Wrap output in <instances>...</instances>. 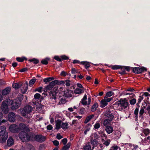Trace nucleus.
<instances>
[{
  "label": "nucleus",
  "instance_id": "5701e85b",
  "mask_svg": "<svg viewBox=\"0 0 150 150\" xmlns=\"http://www.w3.org/2000/svg\"><path fill=\"white\" fill-rule=\"evenodd\" d=\"M58 83V81L57 80H55L51 81L49 85L52 88L56 84H57Z\"/></svg>",
  "mask_w": 150,
  "mask_h": 150
},
{
  "label": "nucleus",
  "instance_id": "bb28decb",
  "mask_svg": "<svg viewBox=\"0 0 150 150\" xmlns=\"http://www.w3.org/2000/svg\"><path fill=\"white\" fill-rule=\"evenodd\" d=\"M143 133L146 136L149 135L150 134V130L148 128H145L143 130Z\"/></svg>",
  "mask_w": 150,
  "mask_h": 150
},
{
  "label": "nucleus",
  "instance_id": "6ab92c4d",
  "mask_svg": "<svg viewBox=\"0 0 150 150\" xmlns=\"http://www.w3.org/2000/svg\"><path fill=\"white\" fill-rule=\"evenodd\" d=\"M84 89H81L79 88H76L74 90V93L76 94H79L83 93L84 92Z\"/></svg>",
  "mask_w": 150,
  "mask_h": 150
},
{
  "label": "nucleus",
  "instance_id": "6e6d98bb",
  "mask_svg": "<svg viewBox=\"0 0 150 150\" xmlns=\"http://www.w3.org/2000/svg\"><path fill=\"white\" fill-rule=\"evenodd\" d=\"M16 59L17 61L20 62H23L24 60V59L20 57H17Z\"/></svg>",
  "mask_w": 150,
  "mask_h": 150
},
{
  "label": "nucleus",
  "instance_id": "4d7b16f0",
  "mask_svg": "<svg viewBox=\"0 0 150 150\" xmlns=\"http://www.w3.org/2000/svg\"><path fill=\"white\" fill-rule=\"evenodd\" d=\"M36 91L39 92H42V87H39L36 89Z\"/></svg>",
  "mask_w": 150,
  "mask_h": 150
},
{
  "label": "nucleus",
  "instance_id": "052dcab7",
  "mask_svg": "<svg viewBox=\"0 0 150 150\" xmlns=\"http://www.w3.org/2000/svg\"><path fill=\"white\" fill-rule=\"evenodd\" d=\"M67 139L66 138H64L62 140V142L64 145L66 144L67 142Z\"/></svg>",
  "mask_w": 150,
  "mask_h": 150
},
{
  "label": "nucleus",
  "instance_id": "6e6552de",
  "mask_svg": "<svg viewBox=\"0 0 150 150\" xmlns=\"http://www.w3.org/2000/svg\"><path fill=\"white\" fill-rule=\"evenodd\" d=\"M20 130H22V132H28L30 131V129L26 126V125L23 123H21L19 124L18 127Z\"/></svg>",
  "mask_w": 150,
  "mask_h": 150
},
{
  "label": "nucleus",
  "instance_id": "e2e57ef3",
  "mask_svg": "<svg viewBox=\"0 0 150 150\" xmlns=\"http://www.w3.org/2000/svg\"><path fill=\"white\" fill-rule=\"evenodd\" d=\"M71 72L72 74H75L76 73V70L75 68H72L71 69Z\"/></svg>",
  "mask_w": 150,
  "mask_h": 150
},
{
  "label": "nucleus",
  "instance_id": "bf43d9fd",
  "mask_svg": "<svg viewBox=\"0 0 150 150\" xmlns=\"http://www.w3.org/2000/svg\"><path fill=\"white\" fill-rule=\"evenodd\" d=\"M63 137L61 136L60 134H58L57 135V138L58 139H60L62 138Z\"/></svg>",
  "mask_w": 150,
  "mask_h": 150
},
{
  "label": "nucleus",
  "instance_id": "5fc2aeb1",
  "mask_svg": "<svg viewBox=\"0 0 150 150\" xmlns=\"http://www.w3.org/2000/svg\"><path fill=\"white\" fill-rule=\"evenodd\" d=\"M143 96H144L143 94L142 96H139V98L138 99V102L139 103H140L142 100L143 99Z\"/></svg>",
  "mask_w": 150,
  "mask_h": 150
},
{
  "label": "nucleus",
  "instance_id": "20e7f679",
  "mask_svg": "<svg viewBox=\"0 0 150 150\" xmlns=\"http://www.w3.org/2000/svg\"><path fill=\"white\" fill-rule=\"evenodd\" d=\"M20 110L22 115L26 117H27L28 114L32 111L33 108L30 105H28L25 107L22 111L21 109Z\"/></svg>",
  "mask_w": 150,
  "mask_h": 150
},
{
  "label": "nucleus",
  "instance_id": "4c0bfd02",
  "mask_svg": "<svg viewBox=\"0 0 150 150\" xmlns=\"http://www.w3.org/2000/svg\"><path fill=\"white\" fill-rule=\"evenodd\" d=\"M59 99L60 100L59 103L62 104H64L66 103V99L64 97L61 98Z\"/></svg>",
  "mask_w": 150,
  "mask_h": 150
},
{
  "label": "nucleus",
  "instance_id": "a19ab883",
  "mask_svg": "<svg viewBox=\"0 0 150 150\" xmlns=\"http://www.w3.org/2000/svg\"><path fill=\"white\" fill-rule=\"evenodd\" d=\"M114 93L113 92L111 91H109L106 93V96L108 97H110L114 95Z\"/></svg>",
  "mask_w": 150,
  "mask_h": 150
},
{
  "label": "nucleus",
  "instance_id": "0e129e2a",
  "mask_svg": "<svg viewBox=\"0 0 150 150\" xmlns=\"http://www.w3.org/2000/svg\"><path fill=\"white\" fill-rule=\"evenodd\" d=\"M61 57L62 59L67 60L68 59V57L65 55H62L61 56Z\"/></svg>",
  "mask_w": 150,
  "mask_h": 150
},
{
  "label": "nucleus",
  "instance_id": "9b49d317",
  "mask_svg": "<svg viewBox=\"0 0 150 150\" xmlns=\"http://www.w3.org/2000/svg\"><path fill=\"white\" fill-rule=\"evenodd\" d=\"M45 137L41 135H37L35 137V140L41 143L45 141Z\"/></svg>",
  "mask_w": 150,
  "mask_h": 150
},
{
  "label": "nucleus",
  "instance_id": "7c9ffc66",
  "mask_svg": "<svg viewBox=\"0 0 150 150\" xmlns=\"http://www.w3.org/2000/svg\"><path fill=\"white\" fill-rule=\"evenodd\" d=\"M81 64L85 65V68L86 69L88 68L90 66L89 63L86 62H81Z\"/></svg>",
  "mask_w": 150,
  "mask_h": 150
},
{
  "label": "nucleus",
  "instance_id": "09e8293b",
  "mask_svg": "<svg viewBox=\"0 0 150 150\" xmlns=\"http://www.w3.org/2000/svg\"><path fill=\"white\" fill-rule=\"evenodd\" d=\"M65 84L66 86H69L70 85V81L69 80H66L65 81Z\"/></svg>",
  "mask_w": 150,
  "mask_h": 150
},
{
  "label": "nucleus",
  "instance_id": "7ed1b4c3",
  "mask_svg": "<svg viewBox=\"0 0 150 150\" xmlns=\"http://www.w3.org/2000/svg\"><path fill=\"white\" fill-rule=\"evenodd\" d=\"M12 100L10 99H7L3 101L1 104V109L2 111L5 114H7L8 112L9 109L8 106L11 104Z\"/></svg>",
  "mask_w": 150,
  "mask_h": 150
},
{
  "label": "nucleus",
  "instance_id": "473e14b6",
  "mask_svg": "<svg viewBox=\"0 0 150 150\" xmlns=\"http://www.w3.org/2000/svg\"><path fill=\"white\" fill-rule=\"evenodd\" d=\"M68 124L67 123H62L61 125V127L63 129H67L68 128Z\"/></svg>",
  "mask_w": 150,
  "mask_h": 150
},
{
  "label": "nucleus",
  "instance_id": "c03bdc74",
  "mask_svg": "<svg viewBox=\"0 0 150 150\" xmlns=\"http://www.w3.org/2000/svg\"><path fill=\"white\" fill-rule=\"evenodd\" d=\"M136 100L135 99L133 98L129 100V103L131 105H134L136 103Z\"/></svg>",
  "mask_w": 150,
  "mask_h": 150
},
{
  "label": "nucleus",
  "instance_id": "2eb2a0df",
  "mask_svg": "<svg viewBox=\"0 0 150 150\" xmlns=\"http://www.w3.org/2000/svg\"><path fill=\"white\" fill-rule=\"evenodd\" d=\"M28 87V84L27 83L24 84L23 86L21 89V92L23 94L25 93L27 91Z\"/></svg>",
  "mask_w": 150,
  "mask_h": 150
},
{
  "label": "nucleus",
  "instance_id": "f8f14e48",
  "mask_svg": "<svg viewBox=\"0 0 150 150\" xmlns=\"http://www.w3.org/2000/svg\"><path fill=\"white\" fill-rule=\"evenodd\" d=\"M16 115L15 114L12 112H10L8 114V120L11 122H14L15 120Z\"/></svg>",
  "mask_w": 150,
  "mask_h": 150
},
{
  "label": "nucleus",
  "instance_id": "58836bf2",
  "mask_svg": "<svg viewBox=\"0 0 150 150\" xmlns=\"http://www.w3.org/2000/svg\"><path fill=\"white\" fill-rule=\"evenodd\" d=\"M29 61L30 62H33L35 64H38L39 62L38 59L35 58L30 59Z\"/></svg>",
  "mask_w": 150,
  "mask_h": 150
},
{
  "label": "nucleus",
  "instance_id": "393cba45",
  "mask_svg": "<svg viewBox=\"0 0 150 150\" xmlns=\"http://www.w3.org/2000/svg\"><path fill=\"white\" fill-rule=\"evenodd\" d=\"M54 78L53 77H48L47 78H45L44 79V81L45 82V84L47 83L48 82L51 81L53 80H54Z\"/></svg>",
  "mask_w": 150,
  "mask_h": 150
},
{
  "label": "nucleus",
  "instance_id": "ea45409f",
  "mask_svg": "<svg viewBox=\"0 0 150 150\" xmlns=\"http://www.w3.org/2000/svg\"><path fill=\"white\" fill-rule=\"evenodd\" d=\"M91 146L89 144H87L83 147V150H91Z\"/></svg>",
  "mask_w": 150,
  "mask_h": 150
},
{
  "label": "nucleus",
  "instance_id": "a878e982",
  "mask_svg": "<svg viewBox=\"0 0 150 150\" xmlns=\"http://www.w3.org/2000/svg\"><path fill=\"white\" fill-rule=\"evenodd\" d=\"M94 117L93 115H90L87 116L86 119L84 123L86 124L90 120Z\"/></svg>",
  "mask_w": 150,
  "mask_h": 150
},
{
  "label": "nucleus",
  "instance_id": "c756f323",
  "mask_svg": "<svg viewBox=\"0 0 150 150\" xmlns=\"http://www.w3.org/2000/svg\"><path fill=\"white\" fill-rule=\"evenodd\" d=\"M121 132H120L118 131H116L115 133V139H119L121 136Z\"/></svg>",
  "mask_w": 150,
  "mask_h": 150
},
{
  "label": "nucleus",
  "instance_id": "b1692460",
  "mask_svg": "<svg viewBox=\"0 0 150 150\" xmlns=\"http://www.w3.org/2000/svg\"><path fill=\"white\" fill-rule=\"evenodd\" d=\"M145 108V107L144 106L143 107L141 108V109L139 111V117H141L142 118L143 117V115L144 113V108Z\"/></svg>",
  "mask_w": 150,
  "mask_h": 150
},
{
  "label": "nucleus",
  "instance_id": "4be33fe9",
  "mask_svg": "<svg viewBox=\"0 0 150 150\" xmlns=\"http://www.w3.org/2000/svg\"><path fill=\"white\" fill-rule=\"evenodd\" d=\"M62 121L60 120H57L56 123V129H59L61 128Z\"/></svg>",
  "mask_w": 150,
  "mask_h": 150
},
{
  "label": "nucleus",
  "instance_id": "680f3d73",
  "mask_svg": "<svg viewBox=\"0 0 150 150\" xmlns=\"http://www.w3.org/2000/svg\"><path fill=\"white\" fill-rule=\"evenodd\" d=\"M77 86L79 88H82V89H84V88L83 87V86L81 83H77Z\"/></svg>",
  "mask_w": 150,
  "mask_h": 150
},
{
  "label": "nucleus",
  "instance_id": "2f4dec72",
  "mask_svg": "<svg viewBox=\"0 0 150 150\" xmlns=\"http://www.w3.org/2000/svg\"><path fill=\"white\" fill-rule=\"evenodd\" d=\"M111 120H109V119H105L103 122V125L104 126H106L110 124Z\"/></svg>",
  "mask_w": 150,
  "mask_h": 150
},
{
  "label": "nucleus",
  "instance_id": "c85d7f7f",
  "mask_svg": "<svg viewBox=\"0 0 150 150\" xmlns=\"http://www.w3.org/2000/svg\"><path fill=\"white\" fill-rule=\"evenodd\" d=\"M100 103V107L101 108L104 107L108 105V103L104 100V99H103L101 101Z\"/></svg>",
  "mask_w": 150,
  "mask_h": 150
},
{
  "label": "nucleus",
  "instance_id": "4468645a",
  "mask_svg": "<svg viewBox=\"0 0 150 150\" xmlns=\"http://www.w3.org/2000/svg\"><path fill=\"white\" fill-rule=\"evenodd\" d=\"M11 88L10 87H8L5 88L2 90V94L4 96L6 95L9 93L11 91Z\"/></svg>",
  "mask_w": 150,
  "mask_h": 150
},
{
  "label": "nucleus",
  "instance_id": "49530a36",
  "mask_svg": "<svg viewBox=\"0 0 150 150\" xmlns=\"http://www.w3.org/2000/svg\"><path fill=\"white\" fill-rule=\"evenodd\" d=\"M110 142V140L108 139V140H106V141H105V142H104L103 144L104 145H105L106 146H108L109 145Z\"/></svg>",
  "mask_w": 150,
  "mask_h": 150
},
{
  "label": "nucleus",
  "instance_id": "a18cd8bd",
  "mask_svg": "<svg viewBox=\"0 0 150 150\" xmlns=\"http://www.w3.org/2000/svg\"><path fill=\"white\" fill-rule=\"evenodd\" d=\"M121 66L118 65H114L112 67V68L114 70H116L120 69Z\"/></svg>",
  "mask_w": 150,
  "mask_h": 150
},
{
  "label": "nucleus",
  "instance_id": "39448f33",
  "mask_svg": "<svg viewBox=\"0 0 150 150\" xmlns=\"http://www.w3.org/2000/svg\"><path fill=\"white\" fill-rule=\"evenodd\" d=\"M58 88L55 87L52 91H51L49 93L50 99L52 101L53 103L56 102L57 98L56 97V95L58 93Z\"/></svg>",
  "mask_w": 150,
  "mask_h": 150
},
{
  "label": "nucleus",
  "instance_id": "f3484780",
  "mask_svg": "<svg viewBox=\"0 0 150 150\" xmlns=\"http://www.w3.org/2000/svg\"><path fill=\"white\" fill-rule=\"evenodd\" d=\"M8 138V134H5L4 135H2L0 137V143H3L6 141Z\"/></svg>",
  "mask_w": 150,
  "mask_h": 150
},
{
  "label": "nucleus",
  "instance_id": "dca6fc26",
  "mask_svg": "<svg viewBox=\"0 0 150 150\" xmlns=\"http://www.w3.org/2000/svg\"><path fill=\"white\" fill-rule=\"evenodd\" d=\"M5 134H8L6 132L5 126H2L0 127V136L4 135Z\"/></svg>",
  "mask_w": 150,
  "mask_h": 150
},
{
  "label": "nucleus",
  "instance_id": "72a5a7b5",
  "mask_svg": "<svg viewBox=\"0 0 150 150\" xmlns=\"http://www.w3.org/2000/svg\"><path fill=\"white\" fill-rule=\"evenodd\" d=\"M98 107V104L97 103H95L94 105H93L91 109V111L92 112H94L95 111L97 108Z\"/></svg>",
  "mask_w": 150,
  "mask_h": 150
},
{
  "label": "nucleus",
  "instance_id": "423d86ee",
  "mask_svg": "<svg viewBox=\"0 0 150 150\" xmlns=\"http://www.w3.org/2000/svg\"><path fill=\"white\" fill-rule=\"evenodd\" d=\"M21 104V102L18 100H12L11 104H10V105H11V108L12 110H16L18 109Z\"/></svg>",
  "mask_w": 150,
  "mask_h": 150
},
{
  "label": "nucleus",
  "instance_id": "3c124183",
  "mask_svg": "<svg viewBox=\"0 0 150 150\" xmlns=\"http://www.w3.org/2000/svg\"><path fill=\"white\" fill-rule=\"evenodd\" d=\"M100 125L99 123H96L94 125V128L96 129H98L100 127Z\"/></svg>",
  "mask_w": 150,
  "mask_h": 150
},
{
  "label": "nucleus",
  "instance_id": "ddd939ff",
  "mask_svg": "<svg viewBox=\"0 0 150 150\" xmlns=\"http://www.w3.org/2000/svg\"><path fill=\"white\" fill-rule=\"evenodd\" d=\"M73 91L69 90L65 91L64 93V96L65 97L70 98L72 96Z\"/></svg>",
  "mask_w": 150,
  "mask_h": 150
},
{
  "label": "nucleus",
  "instance_id": "13d9d810",
  "mask_svg": "<svg viewBox=\"0 0 150 150\" xmlns=\"http://www.w3.org/2000/svg\"><path fill=\"white\" fill-rule=\"evenodd\" d=\"M53 143L56 146H58L59 144V142L57 140H54L53 141Z\"/></svg>",
  "mask_w": 150,
  "mask_h": 150
},
{
  "label": "nucleus",
  "instance_id": "f704fd0d",
  "mask_svg": "<svg viewBox=\"0 0 150 150\" xmlns=\"http://www.w3.org/2000/svg\"><path fill=\"white\" fill-rule=\"evenodd\" d=\"M36 81V79H33L30 80L29 82V85L30 86H32Z\"/></svg>",
  "mask_w": 150,
  "mask_h": 150
},
{
  "label": "nucleus",
  "instance_id": "79ce46f5",
  "mask_svg": "<svg viewBox=\"0 0 150 150\" xmlns=\"http://www.w3.org/2000/svg\"><path fill=\"white\" fill-rule=\"evenodd\" d=\"M104 100H105L107 103L110 102L112 99V98H108V97L105 96L104 97Z\"/></svg>",
  "mask_w": 150,
  "mask_h": 150
},
{
  "label": "nucleus",
  "instance_id": "c9c22d12",
  "mask_svg": "<svg viewBox=\"0 0 150 150\" xmlns=\"http://www.w3.org/2000/svg\"><path fill=\"white\" fill-rule=\"evenodd\" d=\"M49 60V59L47 58L45 59H42L41 61V63L43 64L46 65L48 63V61Z\"/></svg>",
  "mask_w": 150,
  "mask_h": 150
},
{
  "label": "nucleus",
  "instance_id": "864d4df0",
  "mask_svg": "<svg viewBox=\"0 0 150 150\" xmlns=\"http://www.w3.org/2000/svg\"><path fill=\"white\" fill-rule=\"evenodd\" d=\"M54 58L56 60L59 61V62H61L62 60L58 56H55L54 57Z\"/></svg>",
  "mask_w": 150,
  "mask_h": 150
},
{
  "label": "nucleus",
  "instance_id": "37998d69",
  "mask_svg": "<svg viewBox=\"0 0 150 150\" xmlns=\"http://www.w3.org/2000/svg\"><path fill=\"white\" fill-rule=\"evenodd\" d=\"M105 146L102 144H98V147L99 149L100 150H102L104 148Z\"/></svg>",
  "mask_w": 150,
  "mask_h": 150
},
{
  "label": "nucleus",
  "instance_id": "f257e3e1",
  "mask_svg": "<svg viewBox=\"0 0 150 150\" xmlns=\"http://www.w3.org/2000/svg\"><path fill=\"white\" fill-rule=\"evenodd\" d=\"M27 132H21L19 133V137L23 142H27L29 140H35V136L33 133H30L28 134Z\"/></svg>",
  "mask_w": 150,
  "mask_h": 150
},
{
  "label": "nucleus",
  "instance_id": "de8ad7c7",
  "mask_svg": "<svg viewBox=\"0 0 150 150\" xmlns=\"http://www.w3.org/2000/svg\"><path fill=\"white\" fill-rule=\"evenodd\" d=\"M41 96L40 94L39 93H36L34 96V97L35 99H39Z\"/></svg>",
  "mask_w": 150,
  "mask_h": 150
},
{
  "label": "nucleus",
  "instance_id": "f03ea898",
  "mask_svg": "<svg viewBox=\"0 0 150 150\" xmlns=\"http://www.w3.org/2000/svg\"><path fill=\"white\" fill-rule=\"evenodd\" d=\"M117 105L118 108L120 111L124 110L127 108L129 103L126 98L121 99L118 101L116 104Z\"/></svg>",
  "mask_w": 150,
  "mask_h": 150
},
{
  "label": "nucleus",
  "instance_id": "8fccbe9b",
  "mask_svg": "<svg viewBox=\"0 0 150 150\" xmlns=\"http://www.w3.org/2000/svg\"><path fill=\"white\" fill-rule=\"evenodd\" d=\"M138 112H139V109L138 108H137L135 109L134 111V114L136 115V117H137L138 116L137 115L138 114Z\"/></svg>",
  "mask_w": 150,
  "mask_h": 150
},
{
  "label": "nucleus",
  "instance_id": "412c9836",
  "mask_svg": "<svg viewBox=\"0 0 150 150\" xmlns=\"http://www.w3.org/2000/svg\"><path fill=\"white\" fill-rule=\"evenodd\" d=\"M105 130L108 134H110L112 132L113 128L111 126H107L106 127Z\"/></svg>",
  "mask_w": 150,
  "mask_h": 150
},
{
  "label": "nucleus",
  "instance_id": "9d476101",
  "mask_svg": "<svg viewBox=\"0 0 150 150\" xmlns=\"http://www.w3.org/2000/svg\"><path fill=\"white\" fill-rule=\"evenodd\" d=\"M146 68L144 67H134L133 69V72L137 74L140 73L144 71H146Z\"/></svg>",
  "mask_w": 150,
  "mask_h": 150
},
{
  "label": "nucleus",
  "instance_id": "0eeeda50",
  "mask_svg": "<svg viewBox=\"0 0 150 150\" xmlns=\"http://www.w3.org/2000/svg\"><path fill=\"white\" fill-rule=\"evenodd\" d=\"M87 99V95L86 94H85L83 98L81 99L80 102V103H81L82 104V105H89L91 103V98L90 97L88 98V102L86 101Z\"/></svg>",
  "mask_w": 150,
  "mask_h": 150
},
{
  "label": "nucleus",
  "instance_id": "e433bc0d",
  "mask_svg": "<svg viewBox=\"0 0 150 150\" xmlns=\"http://www.w3.org/2000/svg\"><path fill=\"white\" fill-rule=\"evenodd\" d=\"M13 86L15 89H17L21 87V84L18 83H15L13 85Z\"/></svg>",
  "mask_w": 150,
  "mask_h": 150
},
{
  "label": "nucleus",
  "instance_id": "338daca9",
  "mask_svg": "<svg viewBox=\"0 0 150 150\" xmlns=\"http://www.w3.org/2000/svg\"><path fill=\"white\" fill-rule=\"evenodd\" d=\"M97 141L95 139L93 140V141H91V144L93 145H95L97 143Z\"/></svg>",
  "mask_w": 150,
  "mask_h": 150
},
{
  "label": "nucleus",
  "instance_id": "aec40b11",
  "mask_svg": "<svg viewBox=\"0 0 150 150\" xmlns=\"http://www.w3.org/2000/svg\"><path fill=\"white\" fill-rule=\"evenodd\" d=\"M106 117L108 118V119L112 121L114 118V116L110 112H108L106 114Z\"/></svg>",
  "mask_w": 150,
  "mask_h": 150
},
{
  "label": "nucleus",
  "instance_id": "774afa93",
  "mask_svg": "<svg viewBox=\"0 0 150 150\" xmlns=\"http://www.w3.org/2000/svg\"><path fill=\"white\" fill-rule=\"evenodd\" d=\"M146 110L148 111V114H150V105L147 106L146 109Z\"/></svg>",
  "mask_w": 150,
  "mask_h": 150
},
{
  "label": "nucleus",
  "instance_id": "a211bd4d",
  "mask_svg": "<svg viewBox=\"0 0 150 150\" xmlns=\"http://www.w3.org/2000/svg\"><path fill=\"white\" fill-rule=\"evenodd\" d=\"M14 144V141L11 137H9L7 141V145L8 146H10Z\"/></svg>",
  "mask_w": 150,
  "mask_h": 150
},
{
  "label": "nucleus",
  "instance_id": "cd10ccee",
  "mask_svg": "<svg viewBox=\"0 0 150 150\" xmlns=\"http://www.w3.org/2000/svg\"><path fill=\"white\" fill-rule=\"evenodd\" d=\"M52 88L49 84L45 87L43 91L45 93H47L48 91L50 90Z\"/></svg>",
  "mask_w": 150,
  "mask_h": 150
},
{
  "label": "nucleus",
  "instance_id": "69168bd1",
  "mask_svg": "<svg viewBox=\"0 0 150 150\" xmlns=\"http://www.w3.org/2000/svg\"><path fill=\"white\" fill-rule=\"evenodd\" d=\"M118 147L117 146H113L110 150H117L118 149Z\"/></svg>",
  "mask_w": 150,
  "mask_h": 150
},
{
  "label": "nucleus",
  "instance_id": "1a4fd4ad",
  "mask_svg": "<svg viewBox=\"0 0 150 150\" xmlns=\"http://www.w3.org/2000/svg\"><path fill=\"white\" fill-rule=\"evenodd\" d=\"M10 131L13 133L17 132L20 131L18 126L15 124L12 125L9 127Z\"/></svg>",
  "mask_w": 150,
  "mask_h": 150
},
{
  "label": "nucleus",
  "instance_id": "603ef678",
  "mask_svg": "<svg viewBox=\"0 0 150 150\" xmlns=\"http://www.w3.org/2000/svg\"><path fill=\"white\" fill-rule=\"evenodd\" d=\"M100 136L102 137H105V138H106L107 137L106 135L102 132H100Z\"/></svg>",
  "mask_w": 150,
  "mask_h": 150
}]
</instances>
